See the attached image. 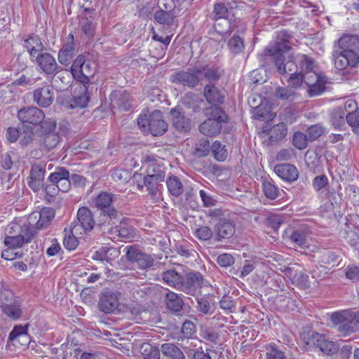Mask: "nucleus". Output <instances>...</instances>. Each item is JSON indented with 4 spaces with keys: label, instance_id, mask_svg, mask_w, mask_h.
Here are the masks:
<instances>
[{
    "label": "nucleus",
    "instance_id": "59",
    "mask_svg": "<svg viewBox=\"0 0 359 359\" xmlns=\"http://www.w3.org/2000/svg\"><path fill=\"white\" fill-rule=\"evenodd\" d=\"M81 29L85 35L88 37H93L95 34V27L91 20L88 18H85L82 20Z\"/></svg>",
    "mask_w": 359,
    "mask_h": 359
},
{
    "label": "nucleus",
    "instance_id": "1",
    "mask_svg": "<svg viewBox=\"0 0 359 359\" xmlns=\"http://www.w3.org/2000/svg\"><path fill=\"white\" fill-rule=\"evenodd\" d=\"M290 36L285 31L278 34L280 41H275L271 43L265 48L267 55L274 57V63L280 74L297 72L299 70V64L297 60L299 55H305L304 54H289L286 56L285 53L290 50V46L287 39Z\"/></svg>",
    "mask_w": 359,
    "mask_h": 359
},
{
    "label": "nucleus",
    "instance_id": "52",
    "mask_svg": "<svg viewBox=\"0 0 359 359\" xmlns=\"http://www.w3.org/2000/svg\"><path fill=\"white\" fill-rule=\"evenodd\" d=\"M309 139L306 134L295 132L292 137V144L298 149H304L308 145Z\"/></svg>",
    "mask_w": 359,
    "mask_h": 359
},
{
    "label": "nucleus",
    "instance_id": "25",
    "mask_svg": "<svg viewBox=\"0 0 359 359\" xmlns=\"http://www.w3.org/2000/svg\"><path fill=\"white\" fill-rule=\"evenodd\" d=\"M214 231L217 240L230 238L235 233V226L230 220L219 219L215 226Z\"/></svg>",
    "mask_w": 359,
    "mask_h": 359
},
{
    "label": "nucleus",
    "instance_id": "13",
    "mask_svg": "<svg viewBox=\"0 0 359 359\" xmlns=\"http://www.w3.org/2000/svg\"><path fill=\"white\" fill-rule=\"evenodd\" d=\"M200 74H201V71L196 67L188 71H180L173 74L171 76V81L172 83L194 88L200 82Z\"/></svg>",
    "mask_w": 359,
    "mask_h": 359
},
{
    "label": "nucleus",
    "instance_id": "42",
    "mask_svg": "<svg viewBox=\"0 0 359 359\" xmlns=\"http://www.w3.org/2000/svg\"><path fill=\"white\" fill-rule=\"evenodd\" d=\"M118 217V211L115 208H108L103 210L97 218V224L103 226L105 224H110L111 222Z\"/></svg>",
    "mask_w": 359,
    "mask_h": 359
},
{
    "label": "nucleus",
    "instance_id": "14",
    "mask_svg": "<svg viewBox=\"0 0 359 359\" xmlns=\"http://www.w3.org/2000/svg\"><path fill=\"white\" fill-rule=\"evenodd\" d=\"M334 64L338 70H344L348 67L353 68L359 63V54L353 52L342 53L334 50L332 53Z\"/></svg>",
    "mask_w": 359,
    "mask_h": 359
},
{
    "label": "nucleus",
    "instance_id": "10",
    "mask_svg": "<svg viewBox=\"0 0 359 359\" xmlns=\"http://www.w3.org/2000/svg\"><path fill=\"white\" fill-rule=\"evenodd\" d=\"M207 283L200 272L192 271L182 276L180 290L194 296Z\"/></svg>",
    "mask_w": 359,
    "mask_h": 359
},
{
    "label": "nucleus",
    "instance_id": "23",
    "mask_svg": "<svg viewBox=\"0 0 359 359\" xmlns=\"http://www.w3.org/2000/svg\"><path fill=\"white\" fill-rule=\"evenodd\" d=\"M75 55L74 39L72 34L67 37V41L58 53V60L63 65H68Z\"/></svg>",
    "mask_w": 359,
    "mask_h": 359
},
{
    "label": "nucleus",
    "instance_id": "55",
    "mask_svg": "<svg viewBox=\"0 0 359 359\" xmlns=\"http://www.w3.org/2000/svg\"><path fill=\"white\" fill-rule=\"evenodd\" d=\"M323 133V128L318 125H313L306 130V136L309 141H313L321 136Z\"/></svg>",
    "mask_w": 359,
    "mask_h": 359
},
{
    "label": "nucleus",
    "instance_id": "47",
    "mask_svg": "<svg viewBox=\"0 0 359 359\" xmlns=\"http://www.w3.org/2000/svg\"><path fill=\"white\" fill-rule=\"evenodd\" d=\"M275 96L282 100L291 102L296 98L297 93L293 88L279 87L275 92Z\"/></svg>",
    "mask_w": 359,
    "mask_h": 359
},
{
    "label": "nucleus",
    "instance_id": "33",
    "mask_svg": "<svg viewBox=\"0 0 359 359\" xmlns=\"http://www.w3.org/2000/svg\"><path fill=\"white\" fill-rule=\"evenodd\" d=\"M113 201L114 195L106 191H102L93 199L95 206L102 210L114 208L111 207Z\"/></svg>",
    "mask_w": 359,
    "mask_h": 359
},
{
    "label": "nucleus",
    "instance_id": "15",
    "mask_svg": "<svg viewBox=\"0 0 359 359\" xmlns=\"http://www.w3.org/2000/svg\"><path fill=\"white\" fill-rule=\"evenodd\" d=\"M53 100V87L47 83H43L33 91V101L41 107H49Z\"/></svg>",
    "mask_w": 359,
    "mask_h": 359
},
{
    "label": "nucleus",
    "instance_id": "21",
    "mask_svg": "<svg viewBox=\"0 0 359 359\" xmlns=\"http://www.w3.org/2000/svg\"><path fill=\"white\" fill-rule=\"evenodd\" d=\"M109 233L116 236L121 240L128 241L135 238L137 230L127 222L126 219H123L118 225L110 229Z\"/></svg>",
    "mask_w": 359,
    "mask_h": 359
},
{
    "label": "nucleus",
    "instance_id": "64",
    "mask_svg": "<svg viewBox=\"0 0 359 359\" xmlns=\"http://www.w3.org/2000/svg\"><path fill=\"white\" fill-rule=\"evenodd\" d=\"M337 256L332 252L325 250L320 254V262L327 266L337 261Z\"/></svg>",
    "mask_w": 359,
    "mask_h": 359
},
{
    "label": "nucleus",
    "instance_id": "16",
    "mask_svg": "<svg viewBox=\"0 0 359 359\" xmlns=\"http://www.w3.org/2000/svg\"><path fill=\"white\" fill-rule=\"evenodd\" d=\"M18 117L19 120L25 123L39 125L46 121L45 114L41 109L36 107L22 108L18 111Z\"/></svg>",
    "mask_w": 359,
    "mask_h": 359
},
{
    "label": "nucleus",
    "instance_id": "38",
    "mask_svg": "<svg viewBox=\"0 0 359 359\" xmlns=\"http://www.w3.org/2000/svg\"><path fill=\"white\" fill-rule=\"evenodd\" d=\"M88 88L89 86L84 84L79 85V92L81 93V95L75 94L74 95V102L76 107L84 108L87 106V104L89 102Z\"/></svg>",
    "mask_w": 359,
    "mask_h": 359
},
{
    "label": "nucleus",
    "instance_id": "12",
    "mask_svg": "<svg viewBox=\"0 0 359 359\" xmlns=\"http://www.w3.org/2000/svg\"><path fill=\"white\" fill-rule=\"evenodd\" d=\"M55 127V121L50 118L46 119L41 125L45 133L40 137V143L48 150L55 148L60 140L58 133L54 131Z\"/></svg>",
    "mask_w": 359,
    "mask_h": 359
},
{
    "label": "nucleus",
    "instance_id": "43",
    "mask_svg": "<svg viewBox=\"0 0 359 359\" xmlns=\"http://www.w3.org/2000/svg\"><path fill=\"white\" fill-rule=\"evenodd\" d=\"M196 309L198 312L205 315H211L212 313V306L210 303V299L208 296H202L196 299Z\"/></svg>",
    "mask_w": 359,
    "mask_h": 359
},
{
    "label": "nucleus",
    "instance_id": "4",
    "mask_svg": "<svg viewBox=\"0 0 359 359\" xmlns=\"http://www.w3.org/2000/svg\"><path fill=\"white\" fill-rule=\"evenodd\" d=\"M55 217V211L50 208H44L41 211L32 212L25 224V230L29 231L27 242H30L36 236L38 230L47 228Z\"/></svg>",
    "mask_w": 359,
    "mask_h": 359
},
{
    "label": "nucleus",
    "instance_id": "45",
    "mask_svg": "<svg viewBox=\"0 0 359 359\" xmlns=\"http://www.w3.org/2000/svg\"><path fill=\"white\" fill-rule=\"evenodd\" d=\"M69 172L63 167L57 168L55 171L51 173L49 177V181L55 184L62 182L64 180L69 179Z\"/></svg>",
    "mask_w": 359,
    "mask_h": 359
},
{
    "label": "nucleus",
    "instance_id": "63",
    "mask_svg": "<svg viewBox=\"0 0 359 359\" xmlns=\"http://www.w3.org/2000/svg\"><path fill=\"white\" fill-rule=\"evenodd\" d=\"M195 236L200 240L208 241L212 237V231L209 227L203 226L196 230Z\"/></svg>",
    "mask_w": 359,
    "mask_h": 359
},
{
    "label": "nucleus",
    "instance_id": "61",
    "mask_svg": "<svg viewBox=\"0 0 359 359\" xmlns=\"http://www.w3.org/2000/svg\"><path fill=\"white\" fill-rule=\"evenodd\" d=\"M338 349V346L332 341L325 339L322 344L320 350L325 354L331 355L334 354Z\"/></svg>",
    "mask_w": 359,
    "mask_h": 359
},
{
    "label": "nucleus",
    "instance_id": "29",
    "mask_svg": "<svg viewBox=\"0 0 359 359\" xmlns=\"http://www.w3.org/2000/svg\"><path fill=\"white\" fill-rule=\"evenodd\" d=\"M274 172L278 176L287 182L296 180L299 175L297 168L291 164L284 163L277 165L274 168Z\"/></svg>",
    "mask_w": 359,
    "mask_h": 359
},
{
    "label": "nucleus",
    "instance_id": "18",
    "mask_svg": "<svg viewBox=\"0 0 359 359\" xmlns=\"http://www.w3.org/2000/svg\"><path fill=\"white\" fill-rule=\"evenodd\" d=\"M126 255L133 263L137 264L140 269H146L153 266L154 259L150 255L140 251L137 248L130 246L127 248Z\"/></svg>",
    "mask_w": 359,
    "mask_h": 359
},
{
    "label": "nucleus",
    "instance_id": "17",
    "mask_svg": "<svg viewBox=\"0 0 359 359\" xmlns=\"http://www.w3.org/2000/svg\"><path fill=\"white\" fill-rule=\"evenodd\" d=\"M34 58L40 69L46 74L53 75L57 73L58 65L55 57L50 53L41 52Z\"/></svg>",
    "mask_w": 359,
    "mask_h": 359
},
{
    "label": "nucleus",
    "instance_id": "35",
    "mask_svg": "<svg viewBox=\"0 0 359 359\" xmlns=\"http://www.w3.org/2000/svg\"><path fill=\"white\" fill-rule=\"evenodd\" d=\"M165 303L167 307L174 312L180 311L184 304L181 296L173 292H169L166 294Z\"/></svg>",
    "mask_w": 359,
    "mask_h": 359
},
{
    "label": "nucleus",
    "instance_id": "37",
    "mask_svg": "<svg viewBox=\"0 0 359 359\" xmlns=\"http://www.w3.org/2000/svg\"><path fill=\"white\" fill-rule=\"evenodd\" d=\"M162 353L170 359H185L182 351L173 344H164L161 346Z\"/></svg>",
    "mask_w": 359,
    "mask_h": 359
},
{
    "label": "nucleus",
    "instance_id": "62",
    "mask_svg": "<svg viewBox=\"0 0 359 359\" xmlns=\"http://www.w3.org/2000/svg\"><path fill=\"white\" fill-rule=\"evenodd\" d=\"M132 97L130 95L126 92L121 94L118 99L119 107L125 111L129 110L132 105Z\"/></svg>",
    "mask_w": 359,
    "mask_h": 359
},
{
    "label": "nucleus",
    "instance_id": "57",
    "mask_svg": "<svg viewBox=\"0 0 359 359\" xmlns=\"http://www.w3.org/2000/svg\"><path fill=\"white\" fill-rule=\"evenodd\" d=\"M346 114V121L355 132L359 127V109Z\"/></svg>",
    "mask_w": 359,
    "mask_h": 359
},
{
    "label": "nucleus",
    "instance_id": "27",
    "mask_svg": "<svg viewBox=\"0 0 359 359\" xmlns=\"http://www.w3.org/2000/svg\"><path fill=\"white\" fill-rule=\"evenodd\" d=\"M23 41L22 46L29 53L32 59L43 50V44L38 35L29 34L27 38H24Z\"/></svg>",
    "mask_w": 359,
    "mask_h": 359
},
{
    "label": "nucleus",
    "instance_id": "11",
    "mask_svg": "<svg viewBox=\"0 0 359 359\" xmlns=\"http://www.w3.org/2000/svg\"><path fill=\"white\" fill-rule=\"evenodd\" d=\"M227 8L223 3L215 4L212 18L215 21L214 27L220 35L231 32L230 22L226 18Z\"/></svg>",
    "mask_w": 359,
    "mask_h": 359
},
{
    "label": "nucleus",
    "instance_id": "48",
    "mask_svg": "<svg viewBox=\"0 0 359 359\" xmlns=\"http://www.w3.org/2000/svg\"><path fill=\"white\" fill-rule=\"evenodd\" d=\"M262 189L265 196L269 199L273 200L278 196V188L270 180H264L262 182Z\"/></svg>",
    "mask_w": 359,
    "mask_h": 359
},
{
    "label": "nucleus",
    "instance_id": "41",
    "mask_svg": "<svg viewBox=\"0 0 359 359\" xmlns=\"http://www.w3.org/2000/svg\"><path fill=\"white\" fill-rule=\"evenodd\" d=\"M345 121L346 114L341 107L334 109L331 113L330 121L335 128H341L345 125Z\"/></svg>",
    "mask_w": 359,
    "mask_h": 359
},
{
    "label": "nucleus",
    "instance_id": "9",
    "mask_svg": "<svg viewBox=\"0 0 359 359\" xmlns=\"http://www.w3.org/2000/svg\"><path fill=\"white\" fill-rule=\"evenodd\" d=\"M95 224L93 212L87 207H81L77 212V221L72 226L74 234L84 235L93 229Z\"/></svg>",
    "mask_w": 359,
    "mask_h": 359
},
{
    "label": "nucleus",
    "instance_id": "5",
    "mask_svg": "<svg viewBox=\"0 0 359 359\" xmlns=\"http://www.w3.org/2000/svg\"><path fill=\"white\" fill-rule=\"evenodd\" d=\"M332 320L337 325L340 336L346 337L359 330V312L333 313Z\"/></svg>",
    "mask_w": 359,
    "mask_h": 359
},
{
    "label": "nucleus",
    "instance_id": "34",
    "mask_svg": "<svg viewBox=\"0 0 359 359\" xmlns=\"http://www.w3.org/2000/svg\"><path fill=\"white\" fill-rule=\"evenodd\" d=\"M163 281L170 287L180 289L182 276H181L175 270H168L162 274Z\"/></svg>",
    "mask_w": 359,
    "mask_h": 359
},
{
    "label": "nucleus",
    "instance_id": "3",
    "mask_svg": "<svg viewBox=\"0 0 359 359\" xmlns=\"http://www.w3.org/2000/svg\"><path fill=\"white\" fill-rule=\"evenodd\" d=\"M137 124L143 133H150L154 136L162 135L168 129L163 113L159 110H154L149 114H140Z\"/></svg>",
    "mask_w": 359,
    "mask_h": 359
},
{
    "label": "nucleus",
    "instance_id": "6",
    "mask_svg": "<svg viewBox=\"0 0 359 359\" xmlns=\"http://www.w3.org/2000/svg\"><path fill=\"white\" fill-rule=\"evenodd\" d=\"M0 309L2 313L12 320H18L22 313V308L13 292L3 287L0 293Z\"/></svg>",
    "mask_w": 359,
    "mask_h": 359
},
{
    "label": "nucleus",
    "instance_id": "26",
    "mask_svg": "<svg viewBox=\"0 0 359 359\" xmlns=\"http://www.w3.org/2000/svg\"><path fill=\"white\" fill-rule=\"evenodd\" d=\"M180 15V9L173 8L170 11H165L161 8L154 13L155 20L163 25L171 27L175 24L176 19Z\"/></svg>",
    "mask_w": 359,
    "mask_h": 359
},
{
    "label": "nucleus",
    "instance_id": "39",
    "mask_svg": "<svg viewBox=\"0 0 359 359\" xmlns=\"http://www.w3.org/2000/svg\"><path fill=\"white\" fill-rule=\"evenodd\" d=\"M167 187L168 191L174 196H180L184 191L182 184L180 179L176 176H171L168 178Z\"/></svg>",
    "mask_w": 359,
    "mask_h": 359
},
{
    "label": "nucleus",
    "instance_id": "36",
    "mask_svg": "<svg viewBox=\"0 0 359 359\" xmlns=\"http://www.w3.org/2000/svg\"><path fill=\"white\" fill-rule=\"evenodd\" d=\"M198 67L205 78L210 81H218L224 73V70L219 67L201 66Z\"/></svg>",
    "mask_w": 359,
    "mask_h": 359
},
{
    "label": "nucleus",
    "instance_id": "31",
    "mask_svg": "<svg viewBox=\"0 0 359 359\" xmlns=\"http://www.w3.org/2000/svg\"><path fill=\"white\" fill-rule=\"evenodd\" d=\"M8 340L11 341L14 346H15L17 343L21 345H27L29 342L27 327L21 325L15 326L9 334Z\"/></svg>",
    "mask_w": 359,
    "mask_h": 359
},
{
    "label": "nucleus",
    "instance_id": "19",
    "mask_svg": "<svg viewBox=\"0 0 359 359\" xmlns=\"http://www.w3.org/2000/svg\"><path fill=\"white\" fill-rule=\"evenodd\" d=\"M119 299L118 294L106 290L102 293L99 301L100 309L105 313H111L118 310Z\"/></svg>",
    "mask_w": 359,
    "mask_h": 359
},
{
    "label": "nucleus",
    "instance_id": "30",
    "mask_svg": "<svg viewBox=\"0 0 359 359\" xmlns=\"http://www.w3.org/2000/svg\"><path fill=\"white\" fill-rule=\"evenodd\" d=\"M25 224L21 226V231L17 236H7L4 239V244L9 248L15 249L22 246L25 241L27 242L29 231H26Z\"/></svg>",
    "mask_w": 359,
    "mask_h": 359
},
{
    "label": "nucleus",
    "instance_id": "53",
    "mask_svg": "<svg viewBox=\"0 0 359 359\" xmlns=\"http://www.w3.org/2000/svg\"><path fill=\"white\" fill-rule=\"evenodd\" d=\"M111 176L114 181L120 183L127 182L130 179V174L126 169L116 168Z\"/></svg>",
    "mask_w": 359,
    "mask_h": 359
},
{
    "label": "nucleus",
    "instance_id": "58",
    "mask_svg": "<svg viewBox=\"0 0 359 359\" xmlns=\"http://www.w3.org/2000/svg\"><path fill=\"white\" fill-rule=\"evenodd\" d=\"M325 339L326 338L325 335L315 332L309 337L306 344L311 346L316 347L320 349Z\"/></svg>",
    "mask_w": 359,
    "mask_h": 359
},
{
    "label": "nucleus",
    "instance_id": "22",
    "mask_svg": "<svg viewBox=\"0 0 359 359\" xmlns=\"http://www.w3.org/2000/svg\"><path fill=\"white\" fill-rule=\"evenodd\" d=\"M334 50L359 54V37L356 35L344 34L338 40Z\"/></svg>",
    "mask_w": 359,
    "mask_h": 359
},
{
    "label": "nucleus",
    "instance_id": "7",
    "mask_svg": "<svg viewBox=\"0 0 359 359\" xmlns=\"http://www.w3.org/2000/svg\"><path fill=\"white\" fill-rule=\"evenodd\" d=\"M74 78L79 81L81 84H88L90 77L93 76L96 67L94 62L86 60L82 55H79L74 60L71 67Z\"/></svg>",
    "mask_w": 359,
    "mask_h": 359
},
{
    "label": "nucleus",
    "instance_id": "54",
    "mask_svg": "<svg viewBox=\"0 0 359 359\" xmlns=\"http://www.w3.org/2000/svg\"><path fill=\"white\" fill-rule=\"evenodd\" d=\"M210 151V142L207 138L201 139L196 144V154L198 156H205Z\"/></svg>",
    "mask_w": 359,
    "mask_h": 359
},
{
    "label": "nucleus",
    "instance_id": "60",
    "mask_svg": "<svg viewBox=\"0 0 359 359\" xmlns=\"http://www.w3.org/2000/svg\"><path fill=\"white\" fill-rule=\"evenodd\" d=\"M287 81L293 88L301 86L304 81V72L299 69V72L291 73Z\"/></svg>",
    "mask_w": 359,
    "mask_h": 359
},
{
    "label": "nucleus",
    "instance_id": "40",
    "mask_svg": "<svg viewBox=\"0 0 359 359\" xmlns=\"http://www.w3.org/2000/svg\"><path fill=\"white\" fill-rule=\"evenodd\" d=\"M140 351L144 359H160V351L149 343L142 344Z\"/></svg>",
    "mask_w": 359,
    "mask_h": 359
},
{
    "label": "nucleus",
    "instance_id": "50",
    "mask_svg": "<svg viewBox=\"0 0 359 359\" xmlns=\"http://www.w3.org/2000/svg\"><path fill=\"white\" fill-rule=\"evenodd\" d=\"M83 235H76L73 232V227L71 226L70 234L65 235L63 239V244L66 249L69 250H74L78 244V238H81Z\"/></svg>",
    "mask_w": 359,
    "mask_h": 359
},
{
    "label": "nucleus",
    "instance_id": "8",
    "mask_svg": "<svg viewBox=\"0 0 359 359\" xmlns=\"http://www.w3.org/2000/svg\"><path fill=\"white\" fill-rule=\"evenodd\" d=\"M227 117L225 112L219 107L212 109L211 117L206 119L199 126V130L206 136H215L221 131L222 123Z\"/></svg>",
    "mask_w": 359,
    "mask_h": 359
},
{
    "label": "nucleus",
    "instance_id": "51",
    "mask_svg": "<svg viewBox=\"0 0 359 359\" xmlns=\"http://www.w3.org/2000/svg\"><path fill=\"white\" fill-rule=\"evenodd\" d=\"M287 134V128L283 123L273 126L269 130L270 138L272 140L283 139Z\"/></svg>",
    "mask_w": 359,
    "mask_h": 359
},
{
    "label": "nucleus",
    "instance_id": "49",
    "mask_svg": "<svg viewBox=\"0 0 359 359\" xmlns=\"http://www.w3.org/2000/svg\"><path fill=\"white\" fill-rule=\"evenodd\" d=\"M211 151L215 158L218 161H224L227 157V150L225 146L222 145L219 141H215L212 147Z\"/></svg>",
    "mask_w": 359,
    "mask_h": 359
},
{
    "label": "nucleus",
    "instance_id": "32",
    "mask_svg": "<svg viewBox=\"0 0 359 359\" xmlns=\"http://www.w3.org/2000/svg\"><path fill=\"white\" fill-rule=\"evenodd\" d=\"M203 95L210 104L215 106L223 102V95L218 88L213 84L205 86Z\"/></svg>",
    "mask_w": 359,
    "mask_h": 359
},
{
    "label": "nucleus",
    "instance_id": "2",
    "mask_svg": "<svg viewBox=\"0 0 359 359\" xmlns=\"http://www.w3.org/2000/svg\"><path fill=\"white\" fill-rule=\"evenodd\" d=\"M297 60L299 64V69L304 72V81L308 87L309 95L313 97L323 93L326 78L316 70L314 60L307 55H299Z\"/></svg>",
    "mask_w": 359,
    "mask_h": 359
},
{
    "label": "nucleus",
    "instance_id": "24",
    "mask_svg": "<svg viewBox=\"0 0 359 359\" xmlns=\"http://www.w3.org/2000/svg\"><path fill=\"white\" fill-rule=\"evenodd\" d=\"M172 123L175 128L179 131L190 130L191 123L189 118L186 116L180 108H173L170 110Z\"/></svg>",
    "mask_w": 359,
    "mask_h": 359
},
{
    "label": "nucleus",
    "instance_id": "20",
    "mask_svg": "<svg viewBox=\"0 0 359 359\" xmlns=\"http://www.w3.org/2000/svg\"><path fill=\"white\" fill-rule=\"evenodd\" d=\"M45 173V164L35 163L32 166L28 185L33 191H38L43 187Z\"/></svg>",
    "mask_w": 359,
    "mask_h": 359
},
{
    "label": "nucleus",
    "instance_id": "28",
    "mask_svg": "<svg viewBox=\"0 0 359 359\" xmlns=\"http://www.w3.org/2000/svg\"><path fill=\"white\" fill-rule=\"evenodd\" d=\"M311 233L309 227L306 224H303L293 230L290 236V239L297 246H306Z\"/></svg>",
    "mask_w": 359,
    "mask_h": 359
},
{
    "label": "nucleus",
    "instance_id": "46",
    "mask_svg": "<svg viewBox=\"0 0 359 359\" xmlns=\"http://www.w3.org/2000/svg\"><path fill=\"white\" fill-rule=\"evenodd\" d=\"M266 359H286L285 353L280 350L275 344L265 346Z\"/></svg>",
    "mask_w": 359,
    "mask_h": 359
},
{
    "label": "nucleus",
    "instance_id": "44",
    "mask_svg": "<svg viewBox=\"0 0 359 359\" xmlns=\"http://www.w3.org/2000/svg\"><path fill=\"white\" fill-rule=\"evenodd\" d=\"M163 181V175L161 174L158 175L153 176L147 175L144 177V183L147 187V190L149 194L154 195L156 194L158 189V184Z\"/></svg>",
    "mask_w": 359,
    "mask_h": 359
},
{
    "label": "nucleus",
    "instance_id": "56",
    "mask_svg": "<svg viewBox=\"0 0 359 359\" xmlns=\"http://www.w3.org/2000/svg\"><path fill=\"white\" fill-rule=\"evenodd\" d=\"M229 48L233 53H238L244 48V44L242 39L238 36H233L229 41Z\"/></svg>",
    "mask_w": 359,
    "mask_h": 359
}]
</instances>
